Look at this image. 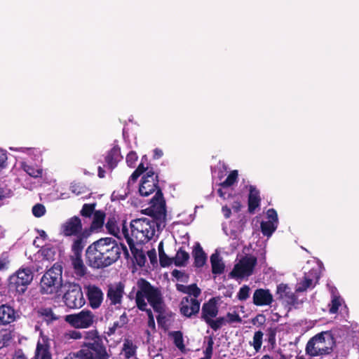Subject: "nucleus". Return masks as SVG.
<instances>
[{
  "mask_svg": "<svg viewBox=\"0 0 359 359\" xmlns=\"http://www.w3.org/2000/svg\"><path fill=\"white\" fill-rule=\"evenodd\" d=\"M121 247L111 238H103L90 245L86 250V260L95 269L108 266L120 257Z\"/></svg>",
  "mask_w": 359,
  "mask_h": 359,
  "instance_id": "1",
  "label": "nucleus"
},
{
  "mask_svg": "<svg viewBox=\"0 0 359 359\" xmlns=\"http://www.w3.org/2000/svg\"><path fill=\"white\" fill-rule=\"evenodd\" d=\"M138 290L136 294V304L137 307L142 311H146L148 315V326L151 330L155 329V321L151 310L147 309L149 304L154 310L162 313L164 310V304L160 291L151 285L144 279H140L137 281Z\"/></svg>",
  "mask_w": 359,
  "mask_h": 359,
  "instance_id": "2",
  "label": "nucleus"
},
{
  "mask_svg": "<svg viewBox=\"0 0 359 359\" xmlns=\"http://www.w3.org/2000/svg\"><path fill=\"white\" fill-rule=\"evenodd\" d=\"M122 233L128 244L133 245L135 243H144L155 236L156 232L161 228L154 219L142 217L133 219L130 224V231L125 224H122Z\"/></svg>",
  "mask_w": 359,
  "mask_h": 359,
  "instance_id": "3",
  "label": "nucleus"
},
{
  "mask_svg": "<svg viewBox=\"0 0 359 359\" xmlns=\"http://www.w3.org/2000/svg\"><path fill=\"white\" fill-rule=\"evenodd\" d=\"M67 339H83V346L81 349L87 348L88 349L87 353L92 355H98L97 353V349L101 352V358L109 359V355L107 352L106 348L102 344V339H100L98 333L96 330H89L85 332H80L79 330H69L65 334Z\"/></svg>",
  "mask_w": 359,
  "mask_h": 359,
  "instance_id": "4",
  "label": "nucleus"
},
{
  "mask_svg": "<svg viewBox=\"0 0 359 359\" xmlns=\"http://www.w3.org/2000/svg\"><path fill=\"white\" fill-rule=\"evenodd\" d=\"M334 339L330 332H322L309 339L306 346V353L311 357L327 355L330 353Z\"/></svg>",
  "mask_w": 359,
  "mask_h": 359,
  "instance_id": "5",
  "label": "nucleus"
},
{
  "mask_svg": "<svg viewBox=\"0 0 359 359\" xmlns=\"http://www.w3.org/2000/svg\"><path fill=\"white\" fill-rule=\"evenodd\" d=\"M62 269L56 263L42 276L40 283L41 292L43 294H55L62 286Z\"/></svg>",
  "mask_w": 359,
  "mask_h": 359,
  "instance_id": "6",
  "label": "nucleus"
},
{
  "mask_svg": "<svg viewBox=\"0 0 359 359\" xmlns=\"http://www.w3.org/2000/svg\"><path fill=\"white\" fill-rule=\"evenodd\" d=\"M65 320L75 329H88L93 327L97 321L96 316L88 309L67 315Z\"/></svg>",
  "mask_w": 359,
  "mask_h": 359,
  "instance_id": "7",
  "label": "nucleus"
},
{
  "mask_svg": "<svg viewBox=\"0 0 359 359\" xmlns=\"http://www.w3.org/2000/svg\"><path fill=\"white\" fill-rule=\"evenodd\" d=\"M257 264V258L252 255H245L236 263L229 276L236 280L248 278L253 273Z\"/></svg>",
  "mask_w": 359,
  "mask_h": 359,
  "instance_id": "8",
  "label": "nucleus"
},
{
  "mask_svg": "<svg viewBox=\"0 0 359 359\" xmlns=\"http://www.w3.org/2000/svg\"><path fill=\"white\" fill-rule=\"evenodd\" d=\"M146 210L155 219L156 222L163 226H165L166 219L165 202L161 191H157Z\"/></svg>",
  "mask_w": 359,
  "mask_h": 359,
  "instance_id": "9",
  "label": "nucleus"
},
{
  "mask_svg": "<svg viewBox=\"0 0 359 359\" xmlns=\"http://www.w3.org/2000/svg\"><path fill=\"white\" fill-rule=\"evenodd\" d=\"M65 305L72 309H80L86 303L82 289L79 284L69 283L63 296Z\"/></svg>",
  "mask_w": 359,
  "mask_h": 359,
  "instance_id": "10",
  "label": "nucleus"
},
{
  "mask_svg": "<svg viewBox=\"0 0 359 359\" xmlns=\"http://www.w3.org/2000/svg\"><path fill=\"white\" fill-rule=\"evenodd\" d=\"M33 273L31 269L22 268L19 269L15 274L10 276L9 286L17 292L22 294L27 288V286L32 282Z\"/></svg>",
  "mask_w": 359,
  "mask_h": 359,
  "instance_id": "11",
  "label": "nucleus"
},
{
  "mask_svg": "<svg viewBox=\"0 0 359 359\" xmlns=\"http://www.w3.org/2000/svg\"><path fill=\"white\" fill-rule=\"evenodd\" d=\"M312 263L316 265V267H313L309 272H305L304 276L297 280L295 287V292H302L306 291L308 289H312L315 287L316 284L320 278L319 268L320 264L318 261H311ZM308 264L311 262H307Z\"/></svg>",
  "mask_w": 359,
  "mask_h": 359,
  "instance_id": "12",
  "label": "nucleus"
},
{
  "mask_svg": "<svg viewBox=\"0 0 359 359\" xmlns=\"http://www.w3.org/2000/svg\"><path fill=\"white\" fill-rule=\"evenodd\" d=\"M238 177V170H234L229 172L226 178L219 184L217 194L223 200H231L236 197L233 186L237 183Z\"/></svg>",
  "mask_w": 359,
  "mask_h": 359,
  "instance_id": "13",
  "label": "nucleus"
},
{
  "mask_svg": "<svg viewBox=\"0 0 359 359\" xmlns=\"http://www.w3.org/2000/svg\"><path fill=\"white\" fill-rule=\"evenodd\" d=\"M10 150L18 153L17 157L22 161L34 162L42 163V152L39 148L35 147H10Z\"/></svg>",
  "mask_w": 359,
  "mask_h": 359,
  "instance_id": "14",
  "label": "nucleus"
},
{
  "mask_svg": "<svg viewBox=\"0 0 359 359\" xmlns=\"http://www.w3.org/2000/svg\"><path fill=\"white\" fill-rule=\"evenodd\" d=\"M276 293L278 295V298L280 299L284 304L292 307L298 308L302 303V301H299L296 294L292 292L291 288L284 283H280L277 286Z\"/></svg>",
  "mask_w": 359,
  "mask_h": 359,
  "instance_id": "15",
  "label": "nucleus"
},
{
  "mask_svg": "<svg viewBox=\"0 0 359 359\" xmlns=\"http://www.w3.org/2000/svg\"><path fill=\"white\" fill-rule=\"evenodd\" d=\"M60 233L67 237L83 233L81 219L77 216H74L67 219L61 224Z\"/></svg>",
  "mask_w": 359,
  "mask_h": 359,
  "instance_id": "16",
  "label": "nucleus"
},
{
  "mask_svg": "<svg viewBox=\"0 0 359 359\" xmlns=\"http://www.w3.org/2000/svg\"><path fill=\"white\" fill-rule=\"evenodd\" d=\"M124 294V285L121 283H116L108 286L107 299L109 304L116 309L121 306Z\"/></svg>",
  "mask_w": 359,
  "mask_h": 359,
  "instance_id": "17",
  "label": "nucleus"
},
{
  "mask_svg": "<svg viewBox=\"0 0 359 359\" xmlns=\"http://www.w3.org/2000/svg\"><path fill=\"white\" fill-rule=\"evenodd\" d=\"M84 290L89 301L90 306L93 309H98L104 299V294L102 290L95 285H87Z\"/></svg>",
  "mask_w": 359,
  "mask_h": 359,
  "instance_id": "18",
  "label": "nucleus"
},
{
  "mask_svg": "<svg viewBox=\"0 0 359 359\" xmlns=\"http://www.w3.org/2000/svg\"><path fill=\"white\" fill-rule=\"evenodd\" d=\"M266 221H263L261 223V230L264 236L270 237L278 225L277 212L273 208L269 209L266 212Z\"/></svg>",
  "mask_w": 359,
  "mask_h": 359,
  "instance_id": "19",
  "label": "nucleus"
},
{
  "mask_svg": "<svg viewBox=\"0 0 359 359\" xmlns=\"http://www.w3.org/2000/svg\"><path fill=\"white\" fill-rule=\"evenodd\" d=\"M156 178V176L154 175V172L152 171H148L143 176L139 188L141 196H147L155 191L157 187Z\"/></svg>",
  "mask_w": 359,
  "mask_h": 359,
  "instance_id": "20",
  "label": "nucleus"
},
{
  "mask_svg": "<svg viewBox=\"0 0 359 359\" xmlns=\"http://www.w3.org/2000/svg\"><path fill=\"white\" fill-rule=\"evenodd\" d=\"M200 309V302L191 297H184L181 302L180 311L187 316L190 317L197 313Z\"/></svg>",
  "mask_w": 359,
  "mask_h": 359,
  "instance_id": "21",
  "label": "nucleus"
},
{
  "mask_svg": "<svg viewBox=\"0 0 359 359\" xmlns=\"http://www.w3.org/2000/svg\"><path fill=\"white\" fill-rule=\"evenodd\" d=\"M34 358L35 359H52L50 344L47 338L42 337L39 339Z\"/></svg>",
  "mask_w": 359,
  "mask_h": 359,
  "instance_id": "22",
  "label": "nucleus"
},
{
  "mask_svg": "<svg viewBox=\"0 0 359 359\" xmlns=\"http://www.w3.org/2000/svg\"><path fill=\"white\" fill-rule=\"evenodd\" d=\"M20 167L24 172L33 178H39L43 176V170L41 163L21 161Z\"/></svg>",
  "mask_w": 359,
  "mask_h": 359,
  "instance_id": "23",
  "label": "nucleus"
},
{
  "mask_svg": "<svg viewBox=\"0 0 359 359\" xmlns=\"http://www.w3.org/2000/svg\"><path fill=\"white\" fill-rule=\"evenodd\" d=\"M273 301V295L269 290L257 289L253 294V303L257 306H268Z\"/></svg>",
  "mask_w": 359,
  "mask_h": 359,
  "instance_id": "24",
  "label": "nucleus"
},
{
  "mask_svg": "<svg viewBox=\"0 0 359 359\" xmlns=\"http://www.w3.org/2000/svg\"><path fill=\"white\" fill-rule=\"evenodd\" d=\"M218 314V306L215 299H210L202 306L201 318L203 320L215 318Z\"/></svg>",
  "mask_w": 359,
  "mask_h": 359,
  "instance_id": "25",
  "label": "nucleus"
},
{
  "mask_svg": "<svg viewBox=\"0 0 359 359\" xmlns=\"http://www.w3.org/2000/svg\"><path fill=\"white\" fill-rule=\"evenodd\" d=\"M15 320V310L10 306H0V325H8Z\"/></svg>",
  "mask_w": 359,
  "mask_h": 359,
  "instance_id": "26",
  "label": "nucleus"
},
{
  "mask_svg": "<svg viewBox=\"0 0 359 359\" xmlns=\"http://www.w3.org/2000/svg\"><path fill=\"white\" fill-rule=\"evenodd\" d=\"M259 191L252 185L249 187L248 209L250 212H254L260 204Z\"/></svg>",
  "mask_w": 359,
  "mask_h": 359,
  "instance_id": "27",
  "label": "nucleus"
},
{
  "mask_svg": "<svg viewBox=\"0 0 359 359\" xmlns=\"http://www.w3.org/2000/svg\"><path fill=\"white\" fill-rule=\"evenodd\" d=\"M121 159L120 149L118 147H114L108 151L105 157V161L109 169H114L118 162Z\"/></svg>",
  "mask_w": 359,
  "mask_h": 359,
  "instance_id": "28",
  "label": "nucleus"
},
{
  "mask_svg": "<svg viewBox=\"0 0 359 359\" xmlns=\"http://www.w3.org/2000/svg\"><path fill=\"white\" fill-rule=\"evenodd\" d=\"M193 255L194 257L195 265L197 267H201L205 264L207 257L199 243H196L194 246Z\"/></svg>",
  "mask_w": 359,
  "mask_h": 359,
  "instance_id": "29",
  "label": "nucleus"
},
{
  "mask_svg": "<svg viewBox=\"0 0 359 359\" xmlns=\"http://www.w3.org/2000/svg\"><path fill=\"white\" fill-rule=\"evenodd\" d=\"M210 262L212 265V271L215 274H221L224 269V264L219 257V255L215 253L210 257Z\"/></svg>",
  "mask_w": 359,
  "mask_h": 359,
  "instance_id": "30",
  "label": "nucleus"
},
{
  "mask_svg": "<svg viewBox=\"0 0 359 359\" xmlns=\"http://www.w3.org/2000/svg\"><path fill=\"white\" fill-rule=\"evenodd\" d=\"M332 301L330 306L329 311L330 313L334 314L337 313L339 307L342 304L343 299L336 292V289L331 290Z\"/></svg>",
  "mask_w": 359,
  "mask_h": 359,
  "instance_id": "31",
  "label": "nucleus"
},
{
  "mask_svg": "<svg viewBox=\"0 0 359 359\" xmlns=\"http://www.w3.org/2000/svg\"><path fill=\"white\" fill-rule=\"evenodd\" d=\"M105 214L101 210L95 211L91 224V229L93 230H99L102 227L104 222Z\"/></svg>",
  "mask_w": 359,
  "mask_h": 359,
  "instance_id": "32",
  "label": "nucleus"
},
{
  "mask_svg": "<svg viewBox=\"0 0 359 359\" xmlns=\"http://www.w3.org/2000/svg\"><path fill=\"white\" fill-rule=\"evenodd\" d=\"M76 238L73 242L72 245V250L75 254L76 256H78L83 249L86 245L85 236L84 234H80L79 236H74Z\"/></svg>",
  "mask_w": 359,
  "mask_h": 359,
  "instance_id": "33",
  "label": "nucleus"
},
{
  "mask_svg": "<svg viewBox=\"0 0 359 359\" xmlns=\"http://www.w3.org/2000/svg\"><path fill=\"white\" fill-rule=\"evenodd\" d=\"M135 351L136 346L133 344V343L128 339L125 340L123 344L121 354L126 358L129 359L135 355Z\"/></svg>",
  "mask_w": 359,
  "mask_h": 359,
  "instance_id": "34",
  "label": "nucleus"
},
{
  "mask_svg": "<svg viewBox=\"0 0 359 359\" xmlns=\"http://www.w3.org/2000/svg\"><path fill=\"white\" fill-rule=\"evenodd\" d=\"M106 228L111 235H114L118 238L123 237V234L122 233V229H120L116 222L114 219H109L107 221L106 224Z\"/></svg>",
  "mask_w": 359,
  "mask_h": 359,
  "instance_id": "35",
  "label": "nucleus"
},
{
  "mask_svg": "<svg viewBox=\"0 0 359 359\" xmlns=\"http://www.w3.org/2000/svg\"><path fill=\"white\" fill-rule=\"evenodd\" d=\"M177 289L179 290H182L184 292L189 294V297L193 296L192 298L195 299H196L201 294V290L195 284L189 286L178 285Z\"/></svg>",
  "mask_w": 359,
  "mask_h": 359,
  "instance_id": "36",
  "label": "nucleus"
},
{
  "mask_svg": "<svg viewBox=\"0 0 359 359\" xmlns=\"http://www.w3.org/2000/svg\"><path fill=\"white\" fill-rule=\"evenodd\" d=\"M170 336L172 337L175 345L181 351L185 350V346L184 344L183 334L180 331H174L170 333Z\"/></svg>",
  "mask_w": 359,
  "mask_h": 359,
  "instance_id": "37",
  "label": "nucleus"
},
{
  "mask_svg": "<svg viewBox=\"0 0 359 359\" xmlns=\"http://www.w3.org/2000/svg\"><path fill=\"white\" fill-rule=\"evenodd\" d=\"M189 258V254L184 250H180L177 251L174 259L175 264L177 266L185 265Z\"/></svg>",
  "mask_w": 359,
  "mask_h": 359,
  "instance_id": "38",
  "label": "nucleus"
},
{
  "mask_svg": "<svg viewBox=\"0 0 359 359\" xmlns=\"http://www.w3.org/2000/svg\"><path fill=\"white\" fill-rule=\"evenodd\" d=\"M263 336L264 334L262 331H257L254 334L252 341L250 342V344L253 346L254 349L257 352H258L261 349L262 345Z\"/></svg>",
  "mask_w": 359,
  "mask_h": 359,
  "instance_id": "39",
  "label": "nucleus"
},
{
  "mask_svg": "<svg viewBox=\"0 0 359 359\" xmlns=\"http://www.w3.org/2000/svg\"><path fill=\"white\" fill-rule=\"evenodd\" d=\"M72 264L75 270V273L78 276H82L85 274L86 267L81 258L76 257L75 259H74L72 261Z\"/></svg>",
  "mask_w": 359,
  "mask_h": 359,
  "instance_id": "40",
  "label": "nucleus"
},
{
  "mask_svg": "<svg viewBox=\"0 0 359 359\" xmlns=\"http://www.w3.org/2000/svg\"><path fill=\"white\" fill-rule=\"evenodd\" d=\"M39 314L47 323H50L57 319V317L54 315L52 310L48 308L41 309L39 311Z\"/></svg>",
  "mask_w": 359,
  "mask_h": 359,
  "instance_id": "41",
  "label": "nucleus"
},
{
  "mask_svg": "<svg viewBox=\"0 0 359 359\" xmlns=\"http://www.w3.org/2000/svg\"><path fill=\"white\" fill-rule=\"evenodd\" d=\"M144 157L142 159V162L137 167V168L133 172L128 180V184L133 183L136 181L138 177L145 170V167L143 163Z\"/></svg>",
  "mask_w": 359,
  "mask_h": 359,
  "instance_id": "42",
  "label": "nucleus"
},
{
  "mask_svg": "<svg viewBox=\"0 0 359 359\" xmlns=\"http://www.w3.org/2000/svg\"><path fill=\"white\" fill-rule=\"evenodd\" d=\"M224 318V322L231 324L234 323H241L242 319L239 314L236 311L229 312L226 313V317Z\"/></svg>",
  "mask_w": 359,
  "mask_h": 359,
  "instance_id": "43",
  "label": "nucleus"
},
{
  "mask_svg": "<svg viewBox=\"0 0 359 359\" xmlns=\"http://www.w3.org/2000/svg\"><path fill=\"white\" fill-rule=\"evenodd\" d=\"M212 329L214 330H217L220 328L222 325L224 323V318H218L216 319L210 318V320H207L205 321Z\"/></svg>",
  "mask_w": 359,
  "mask_h": 359,
  "instance_id": "44",
  "label": "nucleus"
},
{
  "mask_svg": "<svg viewBox=\"0 0 359 359\" xmlns=\"http://www.w3.org/2000/svg\"><path fill=\"white\" fill-rule=\"evenodd\" d=\"M11 339V334L7 330L0 331V349L8 345Z\"/></svg>",
  "mask_w": 359,
  "mask_h": 359,
  "instance_id": "45",
  "label": "nucleus"
},
{
  "mask_svg": "<svg viewBox=\"0 0 359 359\" xmlns=\"http://www.w3.org/2000/svg\"><path fill=\"white\" fill-rule=\"evenodd\" d=\"M158 250L159 259H160V262H161V266H165L168 265L170 264V261H169L168 257L164 252L163 242H161L158 244Z\"/></svg>",
  "mask_w": 359,
  "mask_h": 359,
  "instance_id": "46",
  "label": "nucleus"
},
{
  "mask_svg": "<svg viewBox=\"0 0 359 359\" xmlns=\"http://www.w3.org/2000/svg\"><path fill=\"white\" fill-rule=\"evenodd\" d=\"M95 203L91 204H84L81 210V214L84 217H90L92 214L95 212Z\"/></svg>",
  "mask_w": 359,
  "mask_h": 359,
  "instance_id": "47",
  "label": "nucleus"
},
{
  "mask_svg": "<svg viewBox=\"0 0 359 359\" xmlns=\"http://www.w3.org/2000/svg\"><path fill=\"white\" fill-rule=\"evenodd\" d=\"M250 288L248 285L241 287L237 294V297L241 301L246 300L250 296Z\"/></svg>",
  "mask_w": 359,
  "mask_h": 359,
  "instance_id": "48",
  "label": "nucleus"
},
{
  "mask_svg": "<svg viewBox=\"0 0 359 359\" xmlns=\"http://www.w3.org/2000/svg\"><path fill=\"white\" fill-rule=\"evenodd\" d=\"M213 339L211 337L209 338L207 346L204 350L205 356L201 359H211L213 351Z\"/></svg>",
  "mask_w": 359,
  "mask_h": 359,
  "instance_id": "49",
  "label": "nucleus"
},
{
  "mask_svg": "<svg viewBox=\"0 0 359 359\" xmlns=\"http://www.w3.org/2000/svg\"><path fill=\"white\" fill-rule=\"evenodd\" d=\"M32 213L36 217H41L46 213L45 206L41 203L34 205L32 208Z\"/></svg>",
  "mask_w": 359,
  "mask_h": 359,
  "instance_id": "50",
  "label": "nucleus"
},
{
  "mask_svg": "<svg viewBox=\"0 0 359 359\" xmlns=\"http://www.w3.org/2000/svg\"><path fill=\"white\" fill-rule=\"evenodd\" d=\"M127 323H128V318H127L126 313H123L119 317V319L114 323L111 330H113L114 332L116 328L122 327Z\"/></svg>",
  "mask_w": 359,
  "mask_h": 359,
  "instance_id": "51",
  "label": "nucleus"
},
{
  "mask_svg": "<svg viewBox=\"0 0 359 359\" xmlns=\"http://www.w3.org/2000/svg\"><path fill=\"white\" fill-rule=\"evenodd\" d=\"M137 158V155L135 151L129 152L126 156V163L131 168L135 167Z\"/></svg>",
  "mask_w": 359,
  "mask_h": 359,
  "instance_id": "52",
  "label": "nucleus"
},
{
  "mask_svg": "<svg viewBox=\"0 0 359 359\" xmlns=\"http://www.w3.org/2000/svg\"><path fill=\"white\" fill-rule=\"evenodd\" d=\"M7 159L6 152L0 149V171L7 166Z\"/></svg>",
  "mask_w": 359,
  "mask_h": 359,
  "instance_id": "53",
  "label": "nucleus"
},
{
  "mask_svg": "<svg viewBox=\"0 0 359 359\" xmlns=\"http://www.w3.org/2000/svg\"><path fill=\"white\" fill-rule=\"evenodd\" d=\"M70 189L72 191V193L76 195H79L83 192L84 187L81 186L79 184L73 183L71 184Z\"/></svg>",
  "mask_w": 359,
  "mask_h": 359,
  "instance_id": "54",
  "label": "nucleus"
},
{
  "mask_svg": "<svg viewBox=\"0 0 359 359\" xmlns=\"http://www.w3.org/2000/svg\"><path fill=\"white\" fill-rule=\"evenodd\" d=\"M147 256L150 259L151 264H155L157 262L156 252L155 249H152L147 252Z\"/></svg>",
  "mask_w": 359,
  "mask_h": 359,
  "instance_id": "55",
  "label": "nucleus"
},
{
  "mask_svg": "<svg viewBox=\"0 0 359 359\" xmlns=\"http://www.w3.org/2000/svg\"><path fill=\"white\" fill-rule=\"evenodd\" d=\"M126 196V193L124 192V194H119L118 191H114L111 194V199L112 201L115 200H124Z\"/></svg>",
  "mask_w": 359,
  "mask_h": 359,
  "instance_id": "56",
  "label": "nucleus"
},
{
  "mask_svg": "<svg viewBox=\"0 0 359 359\" xmlns=\"http://www.w3.org/2000/svg\"><path fill=\"white\" fill-rule=\"evenodd\" d=\"M222 212L226 218H229L231 213V209L227 205L222 207Z\"/></svg>",
  "mask_w": 359,
  "mask_h": 359,
  "instance_id": "57",
  "label": "nucleus"
},
{
  "mask_svg": "<svg viewBox=\"0 0 359 359\" xmlns=\"http://www.w3.org/2000/svg\"><path fill=\"white\" fill-rule=\"evenodd\" d=\"M163 155V151L160 149H155L154 150V158L155 159H158L160 158H161Z\"/></svg>",
  "mask_w": 359,
  "mask_h": 359,
  "instance_id": "58",
  "label": "nucleus"
},
{
  "mask_svg": "<svg viewBox=\"0 0 359 359\" xmlns=\"http://www.w3.org/2000/svg\"><path fill=\"white\" fill-rule=\"evenodd\" d=\"M98 176H99V177H100V178H103V177L105 176V171H104V170L102 167H100V166H99V167H98Z\"/></svg>",
  "mask_w": 359,
  "mask_h": 359,
  "instance_id": "59",
  "label": "nucleus"
},
{
  "mask_svg": "<svg viewBox=\"0 0 359 359\" xmlns=\"http://www.w3.org/2000/svg\"><path fill=\"white\" fill-rule=\"evenodd\" d=\"M232 208L238 211L240 209V204L237 201H233V205H232Z\"/></svg>",
  "mask_w": 359,
  "mask_h": 359,
  "instance_id": "60",
  "label": "nucleus"
},
{
  "mask_svg": "<svg viewBox=\"0 0 359 359\" xmlns=\"http://www.w3.org/2000/svg\"><path fill=\"white\" fill-rule=\"evenodd\" d=\"M6 267V262L3 259H0V271L5 269Z\"/></svg>",
  "mask_w": 359,
  "mask_h": 359,
  "instance_id": "61",
  "label": "nucleus"
},
{
  "mask_svg": "<svg viewBox=\"0 0 359 359\" xmlns=\"http://www.w3.org/2000/svg\"><path fill=\"white\" fill-rule=\"evenodd\" d=\"M262 359H272V358L269 355H264L262 356Z\"/></svg>",
  "mask_w": 359,
  "mask_h": 359,
  "instance_id": "62",
  "label": "nucleus"
},
{
  "mask_svg": "<svg viewBox=\"0 0 359 359\" xmlns=\"http://www.w3.org/2000/svg\"><path fill=\"white\" fill-rule=\"evenodd\" d=\"M4 197V191L0 189V200Z\"/></svg>",
  "mask_w": 359,
  "mask_h": 359,
  "instance_id": "63",
  "label": "nucleus"
},
{
  "mask_svg": "<svg viewBox=\"0 0 359 359\" xmlns=\"http://www.w3.org/2000/svg\"><path fill=\"white\" fill-rule=\"evenodd\" d=\"M295 359H304L303 356H298Z\"/></svg>",
  "mask_w": 359,
  "mask_h": 359,
  "instance_id": "64",
  "label": "nucleus"
}]
</instances>
